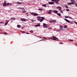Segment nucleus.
Segmentation results:
<instances>
[{
  "instance_id": "30",
  "label": "nucleus",
  "mask_w": 77,
  "mask_h": 77,
  "mask_svg": "<svg viewBox=\"0 0 77 77\" xmlns=\"http://www.w3.org/2000/svg\"><path fill=\"white\" fill-rule=\"evenodd\" d=\"M51 1L52 2H56V0H51Z\"/></svg>"
},
{
  "instance_id": "15",
  "label": "nucleus",
  "mask_w": 77,
  "mask_h": 77,
  "mask_svg": "<svg viewBox=\"0 0 77 77\" xmlns=\"http://www.w3.org/2000/svg\"><path fill=\"white\" fill-rule=\"evenodd\" d=\"M6 5H11V3H8L6 4Z\"/></svg>"
},
{
  "instance_id": "34",
  "label": "nucleus",
  "mask_w": 77,
  "mask_h": 77,
  "mask_svg": "<svg viewBox=\"0 0 77 77\" xmlns=\"http://www.w3.org/2000/svg\"><path fill=\"white\" fill-rule=\"evenodd\" d=\"M60 8H61V7H57V9H60Z\"/></svg>"
},
{
  "instance_id": "55",
  "label": "nucleus",
  "mask_w": 77,
  "mask_h": 77,
  "mask_svg": "<svg viewBox=\"0 0 77 77\" xmlns=\"http://www.w3.org/2000/svg\"><path fill=\"white\" fill-rule=\"evenodd\" d=\"M38 18H41V17H38Z\"/></svg>"
},
{
  "instance_id": "24",
  "label": "nucleus",
  "mask_w": 77,
  "mask_h": 77,
  "mask_svg": "<svg viewBox=\"0 0 77 77\" xmlns=\"http://www.w3.org/2000/svg\"><path fill=\"white\" fill-rule=\"evenodd\" d=\"M48 14H51V12L50 11H48Z\"/></svg>"
},
{
  "instance_id": "4",
  "label": "nucleus",
  "mask_w": 77,
  "mask_h": 77,
  "mask_svg": "<svg viewBox=\"0 0 77 77\" xmlns=\"http://www.w3.org/2000/svg\"><path fill=\"white\" fill-rule=\"evenodd\" d=\"M52 38H50V39H52ZM53 40H54V41H59V39H56V38H52Z\"/></svg>"
},
{
  "instance_id": "26",
  "label": "nucleus",
  "mask_w": 77,
  "mask_h": 77,
  "mask_svg": "<svg viewBox=\"0 0 77 77\" xmlns=\"http://www.w3.org/2000/svg\"><path fill=\"white\" fill-rule=\"evenodd\" d=\"M69 17L68 16H66L65 17L66 18H68Z\"/></svg>"
},
{
  "instance_id": "33",
  "label": "nucleus",
  "mask_w": 77,
  "mask_h": 77,
  "mask_svg": "<svg viewBox=\"0 0 77 77\" xmlns=\"http://www.w3.org/2000/svg\"><path fill=\"white\" fill-rule=\"evenodd\" d=\"M32 22H35V20H33L32 19Z\"/></svg>"
},
{
  "instance_id": "19",
  "label": "nucleus",
  "mask_w": 77,
  "mask_h": 77,
  "mask_svg": "<svg viewBox=\"0 0 77 77\" xmlns=\"http://www.w3.org/2000/svg\"><path fill=\"white\" fill-rule=\"evenodd\" d=\"M42 6H44V7H46V6H47V5H42Z\"/></svg>"
},
{
  "instance_id": "16",
  "label": "nucleus",
  "mask_w": 77,
  "mask_h": 77,
  "mask_svg": "<svg viewBox=\"0 0 77 77\" xmlns=\"http://www.w3.org/2000/svg\"><path fill=\"white\" fill-rule=\"evenodd\" d=\"M38 10H39V11H43V10H44V9L42 8H39L38 9Z\"/></svg>"
},
{
  "instance_id": "27",
  "label": "nucleus",
  "mask_w": 77,
  "mask_h": 77,
  "mask_svg": "<svg viewBox=\"0 0 77 77\" xmlns=\"http://www.w3.org/2000/svg\"><path fill=\"white\" fill-rule=\"evenodd\" d=\"M57 32H60V30H59V29H57L56 30Z\"/></svg>"
},
{
  "instance_id": "9",
  "label": "nucleus",
  "mask_w": 77,
  "mask_h": 77,
  "mask_svg": "<svg viewBox=\"0 0 77 77\" xmlns=\"http://www.w3.org/2000/svg\"><path fill=\"white\" fill-rule=\"evenodd\" d=\"M43 27H45V26H47V25L45 23H43Z\"/></svg>"
},
{
  "instance_id": "47",
  "label": "nucleus",
  "mask_w": 77,
  "mask_h": 77,
  "mask_svg": "<svg viewBox=\"0 0 77 77\" xmlns=\"http://www.w3.org/2000/svg\"><path fill=\"white\" fill-rule=\"evenodd\" d=\"M68 18H70V19H72V18H71V17H69Z\"/></svg>"
},
{
  "instance_id": "56",
  "label": "nucleus",
  "mask_w": 77,
  "mask_h": 77,
  "mask_svg": "<svg viewBox=\"0 0 77 77\" xmlns=\"http://www.w3.org/2000/svg\"><path fill=\"white\" fill-rule=\"evenodd\" d=\"M37 20L39 21L40 20V19H37Z\"/></svg>"
},
{
  "instance_id": "31",
  "label": "nucleus",
  "mask_w": 77,
  "mask_h": 77,
  "mask_svg": "<svg viewBox=\"0 0 77 77\" xmlns=\"http://www.w3.org/2000/svg\"><path fill=\"white\" fill-rule=\"evenodd\" d=\"M6 4H4L3 5V6H6Z\"/></svg>"
},
{
  "instance_id": "50",
  "label": "nucleus",
  "mask_w": 77,
  "mask_h": 77,
  "mask_svg": "<svg viewBox=\"0 0 77 77\" xmlns=\"http://www.w3.org/2000/svg\"><path fill=\"white\" fill-rule=\"evenodd\" d=\"M49 29H50L51 30L52 29V28H49Z\"/></svg>"
},
{
  "instance_id": "64",
  "label": "nucleus",
  "mask_w": 77,
  "mask_h": 77,
  "mask_svg": "<svg viewBox=\"0 0 77 77\" xmlns=\"http://www.w3.org/2000/svg\"><path fill=\"white\" fill-rule=\"evenodd\" d=\"M46 0V1H48V0Z\"/></svg>"
},
{
  "instance_id": "10",
  "label": "nucleus",
  "mask_w": 77,
  "mask_h": 77,
  "mask_svg": "<svg viewBox=\"0 0 77 77\" xmlns=\"http://www.w3.org/2000/svg\"><path fill=\"white\" fill-rule=\"evenodd\" d=\"M22 3H23V2H18L16 3L17 4H19V5H21Z\"/></svg>"
},
{
  "instance_id": "49",
  "label": "nucleus",
  "mask_w": 77,
  "mask_h": 77,
  "mask_svg": "<svg viewBox=\"0 0 77 77\" xmlns=\"http://www.w3.org/2000/svg\"><path fill=\"white\" fill-rule=\"evenodd\" d=\"M49 11L50 12H53L54 11H53L52 10H49Z\"/></svg>"
},
{
  "instance_id": "46",
  "label": "nucleus",
  "mask_w": 77,
  "mask_h": 77,
  "mask_svg": "<svg viewBox=\"0 0 77 77\" xmlns=\"http://www.w3.org/2000/svg\"><path fill=\"white\" fill-rule=\"evenodd\" d=\"M69 41H73V40H70L69 39Z\"/></svg>"
},
{
  "instance_id": "25",
  "label": "nucleus",
  "mask_w": 77,
  "mask_h": 77,
  "mask_svg": "<svg viewBox=\"0 0 77 77\" xmlns=\"http://www.w3.org/2000/svg\"><path fill=\"white\" fill-rule=\"evenodd\" d=\"M6 23H8V22H9L8 20H5Z\"/></svg>"
},
{
  "instance_id": "54",
  "label": "nucleus",
  "mask_w": 77,
  "mask_h": 77,
  "mask_svg": "<svg viewBox=\"0 0 77 77\" xmlns=\"http://www.w3.org/2000/svg\"><path fill=\"white\" fill-rule=\"evenodd\" d=\"M75 0H73V2H74V3H75V1H74Z\"/></svg>"
},
{
  "instance_id": "36",
  "label": "nucleus",
  "mask_w": 77,
  "mask_h": 77,
  "mask_svg": "<svg viewBox=\"0 0 77 77\" xmlns=\"http://www.w3.org/2000/svg\"><path fill=\"white\" fill-rule=\"evenodd\" d=\"M23 13H26V11H23Z\"/></svg>"
},
{
  "instance_id": "14",
  "label": "nucleus",
  "mask_w": 77,
  "mask_h": 77,
  "mask_svg": "<svg viewBox=\"0 0 77 77\" xmlns=\"http://www.w3.org/2000/svg\"><path fill=\"white\" fill-rule=\"evenodd\" d=\"M57 15H58V16H60V17L61 16V14H60V13H57Z\"/></svg>"
},
{
  "instance_id": "61",
  "label": "nucleus",
  "mask_w": 77,
  "mask_h": 77,
  "mask_svg": "<svg viewBox=\"0 0 77 77\" xmlns=\"http://www.w3.org/2000/svg\"><path fill=\"white\" fill-rule=\"evenodd\" d=\"M19 9H22V8H19Z\"/></svg>"
},
{
  "instance_id": "18",
  "label": "nucleus",
  "mask_w": 77,
  "mask_h": 77,
  "mask_svg": "<svg viewBox=\"0 0 77 77\" xmlns=\"http://www.w3.org/2000/svg\"><path fill=\"white\" fill-rule=\"evenodd\" d=\"M17 26V27H18V28H20V25H18Z\"/></svg>"
},
{
  "instance_id": "57",
  "label": "nucleus",
  "mask_w": 77,
  "mask_h": 77,
  "mask_svg": "<svg viewBox=\"0 0 77 77\" xmlns=\"http://www.w3.org/2000/svg\"><path fill=\"white\" fill-rule=\"evenodd\" d=\"M26 34H29V33H28V32H26Z\"/></svg>"
},
{
  "instance_id": "23",
  "label": "nucleus",
  "mask_w": 77,
  "mask_h": 77,
  "mask_svg": "<svg viewBox=\"0 0 77 77\" xmlns=\"http://www.w3.org/2000/svg\"><path fill=\"white\" fill-rule=\"evenodd\" d=\"M59 44H63V43L62 42H59Z\"/></svg>"
},
{
  "instance_id": "6",
  "label": "nucleus",
  "mask_w": 77,
  "mask_h": 77,
  "mask_svg": "<svg viewBox=\"0 0 77 77\" xmlns=\"http://www.w3.org/2000/svg\"><path fill=\"white\" fill-rule=\"evenodd\" d=\"M58 2H59V0H56L55 1V3H56V4H59V3H58Z\"/></svg>"
},
{
  "instance_id": "2",
  "label": "nucleus",
  "mask_w": 77,
  "mask_h": 77,
  "mask_svg": "<svg viewBox=\"0 0 77 77\" xmlns=\"http://www.w3.org/2000/svg\"><path fill=\"white\" fill-rule=\"evenodd\" d=\"M20 20L21 21H26V20L24 18H20Z\"/></svg>"
},
{
  "instance_id": "38",
  "label": "nucleus",
  "mask_w": 77,
  "mask_h": 77,
  "mask_svg": "<svg viewBox=\"0 0 77 77\" xmlns=\"http://www.w3.org/2000/svg\"><path fill=\"white\" fill-rule=\"evenodd\" d=\"M60 12H61V13H62V14H63V11H61Z\"/></svg>"
},
{
  "instance_id": "40",
  "label": "nucleus",
  "mask_w": 77,
  "mask_h": 77,
  "mask_svg": "<svg viewBox=\"0 0 77 77\" xmlns=\"http://www.w3.org/2000/svg\"><path fill=\"white\" fill-rule=\"evenodd\" d=\"M3 23H4L3 22H0V24H3Z\"/></svg>"
},
{
  "instance_id": "1",
  "label": "nucleus",
  "mask_w": 77,
  "mask_h": 77,
  "mask_svg": "<svg viewBox=\"0 0 77 77\" xmlns=\"http://www.w3.org/2000/svg\"><path fill=\"white\" fill-rule=\"evenodd\" d=\"M64 20L66 22H67V23H70V24H71V21L69 20L66 19H64Z\"/></svg>"
},
{
  "instance_id": "37",
  "label": "nucleus",
  "mask_w": 77,
  "mask_h": 77,
  "mask_svg": "<svg viewBox=\"0 0 77 77\" xmlns=\"http://www.w3.org/2000/svg\"><path fill=\"white\" fill-rule=\"evenodd\" d=\"M75 6H76V7H77V3H75Z\"/></svg>"
},
{
  "instance_id": "13",
  "label": "nucleus",
  "mask_w": 77,
  "mask_h": 77,
  "mask_svg": "<svg viewBox=\"0 0 77 77\" xmlns=\"http://www.w3.org/2000/svg\"><path fill=\"white\" fill-rule=\"evenodd\" d=\"M11 20H15V18L12 17L11 18Z\"/></svg>"
},
{
  "instance_id": "45",
  "label": "nucleus",
  "mask_w": 77,
  "mask_h": 77,
  "mask_svg": "<svg viewBox=\"0 0 77 77\" xmlns=\"http://www.w3.org/2000/svg\"><path fill=\"white\" fill-rule=\"evenodd\" d=\"M26 14H27V16H29V14H28V13H26Z\"/></svg>"
},
{
  "instance_id": "39",
  "label": "nucleus",
  "mask_w": 77,
  "mask_h": 77,
  "mask_svg": "<svg viewBox=\"0 0 77 77\" xmlns=\"http://www.w3.org/2000/svg\"><path fill=\"white\" fill-rule=\"evenodd\" d=\"M30 32H31V33H33V31H30Z\"/></svg>"
},
{
  "instance_id": "44",
  "label": "nucleus",
  "mask_w": 77,
  "mask_h": 77,
  "mask_svg": "<svg viewBox=\"0 0 77 77\" xmlns=\"http://www.w3.org/2000/svg\"><path fill=\"white\" fill-rule=\"evenodd\" d=\"M66 11H69V9H66Z\"/></svg>"
},
{
  "instance_id": "48",
  "label": "nucleus",
  "mask_w": 77,
  "mask_h": 77,
  "mask_svg": "<svg viewBox=\"0 0 77 77\" xmlns=\"http://www.w3.org/2000/svg\"><path fill=\"white\" fill-rule=\"evenodd\" d=\"M62 10V9L61 8H60V9H59V11H61Z\"/></svg>"
},
{
  "instance_id": "7",
  "label": "nucleus",
  "mask_w": 77,
  "mask_h": 77,
  "mask_svg": "<svg viewBox=\"0 0 77 77\" xmlns=\"http://www.w3.org/2000/svg\"><path fill=\"white\" fill-rule=\"evenodd\" d=\"M53 12H54V13H55V14H57V12H58V11H57V10H55V11H54Z\"/></svg>"
},
{
  "instance_id": "8",
  "label": "nucleus",
  "mask_w": 77,
  "mask_h": 77,
  "mask_svg": "<svg viewBox=\"0 0 77 77\" xmlns=\"http://www.w3.org/2000/svg\"><path fill=\"white\" fill-rule=\"evenodd\" d=\"M35 27H38L39 26H40V24H39V23L37 25H35Z\"/></svg>"
},
{
  "instance_id": "5",
  "label": "nucleus",
  "mask_w": 77,
  "mask_h": 77,
  "mask_svg": "<svg viewBox=\"0 0 77 77\" xmlns=\"http://www.w3.org/2000/svg\"><path fill=\"white\" fill-rule=\"evenodd\" d=\"M54 2H49V4L50 5H53V4H54Z\"/></svg>"
},
{
  "instance_id": "43",
  "label": "nucleus",
  "mask_w": 77,
  "mask_h": 77,
  "mask_svg": "<svg viewBox=\"0 0 77 77\" xmlns=\"http://www.w3.org/2000/svg\"><path fill=\"white\" fill-rule=\"evenodd\" d=\"M65 7L66 8H68V6L66 5L65 6Z\"/></svg>"
},
{
  "instance_id": "41",
  "label": "nucleus",
  "mask_w": 77,
  "mask_h": 77,
  "mask_svg": "<svg viewBox=\"0 0 77 77\" xmlns=\"http://www.w3.org/2000/svg\"><path fill=\"white\" fill-rule=\"evenodd\" d=\"M31 14H32V15H34V14L33 13H32Z\"/></svg>"
},
{
  "instance_id": "22",
  "label": "nucleus",
  "mask_w": 77,
  "mask_h": 77,
  "mask_svg": "<svg viewBox=\"0 0 77 77\" xmlns=\"http://www.w3.org/2000/svg\"><path fill=\"white\" fill-rule=\"evenodd\" d=\"M60 29H63V26H61L60 27Z\"/></svg>"
},
{
  "instance_id": "12",
  "label": "nucleus",
  "mask_w": 77,
  "mask_h": 77,
  "mask_svg": "<svg viewBox=\"0 0 77 77\" xmlns=\"http://www.w3.org/2000/svg\"><path fill=\"white\" fill-rule=\"evenodd\" d=\"M44 20V19H40V20H39L40 22H42V21H43V20Z\"/></svg>"
},
{
  "instance_id": "17",
  "label": "nucleus",
  "mask_w": 77,
  "mask_h": 77,
  "mask_svg": "<svg viewBox=\"0 0 77 77\" xmlns=\"http://www.w3.org/2000/svg\"><path fill=\"white\" fill-rule=\"evenodd\" d=\"M64 27V28H67V27H68V26L66 25H65Z\"/></svg>"
},
{
  "instance_id": "28",
  "label": "nucleus",
  "mask_w": 77,
  "mask_h": 77,
  "mask_svg": "<svg viewBox=\"0 0 77 77\" xmlns=\"http://www.w3.org/2000/svg\"><path fill=\"white\" fill-rule=\"evenodd\" d=\"M49 22L51 23H53V20L49 21Z\"/></svg>"
},
{
  "instance_id": "52",
  "label": "nucleus",
  "mask_w": 77,
  "mask_h": 77,
  "mask_svg": "<svg viewBox=\"0 0 77 77\" xmlns=\"http://www.w3.org/2000/svg\"><path fill=\"white\" fill-rule=\"evenodd\" d=\"M3 33L4 34H7V33L6 32Z\"/></svg>"
},
{
  "instance_id": "20",
  "label": "nucleus",
  "mask_w": 77,
  "mask_h": 77,
  "mask_svg": "<svg viewBox=\"0 0 77 77\" xmlns=\"http://www.w3.org/2000/svg\"><path fill=\"white\" fill-rule=\"evenodd\" d=\"M53 38L54 39H58V38H56L54 36V37H53Z\"/></svg>"
},
{
  "instance_id": "62",
  "label": "nucleus",
  "mask_w": 77,
  "mask_h": 77,
  "mask_svg": "<svg viewBox=\"0 0 77 77\" xmlns=\"http://www.w3.org/2000/svg\"><path fill=\"white\" fill-rule=\"evenodd\" d=\"M71 23V24H72V22Z\"/></svg>"
},
{
  "instance_id": "11",
  "label": "nucleus",
  "mask_w": 77,
  "mask_h": 77,
  "mask_svg": "<svg viewBox=\"0 0 77 77\" xmlns=\"http://www.w3.org/2000/svg\"><path fill=\"white\" fill-rule=\"evenodd\" d=\"M38 14H37V13H34V16H38Z\"/></svg>"
},
{
  "instance_id": "59",
  "label": "nucleus",
  "mask_w": 77,
  "mask_h": 77,
  "mask_svg": "<svg viewBox=\"0 0 77 77\" xmlns=\"http://www.w3.org/2000/svg\"><path fill=\"white\" fill-rule=\"evenodd\" d=\"M43 38H44L47 39V38H45V37H43Z\"/></svg>"
},
{
  "instance_id": "29",
  "label": "nucleus",
  "mask_w": 77,
  "mask_h": 77,
  "mask_svg": "<svg viewBox=\"0 0 77 77\" xmlns=\"http://www.w3.org/2000/svg\"><path fill=\"white\" fill-rule=\"evenodd\" d=\"M26 10L25 9H24V8H22V11H25Z\"/></svg>"
},
{
  "instance_id": "60",
  "label": "nucleus",
  "mask_w": 77,
  "mask_h": 77,
  "mask_svg": "<svg viewBox=\"0 0 77 77\" xmlns=\"http://www.w3.org/2000/svg\"><path fill=\"white\" fill-rule=\"evenodd\" d=\"M74 22L75 23H77V22Z\"/></svg>"
},
{
  "instance_id": "21",
  "label": "nucleus",
  "mask_w": 77,
  "mask_h": 77,
  "mask_svg": "<svg viewBox=\"0 0 77 77\" xmlns=\"http://www.w3.org/2000/svg\"><path fill=\"white\" fill-rule=\"evenodd\" d=\"M53 23H55L56 21V20H52Z\"/></svg>"
},
{
  "instance_id": "51",
  "label": "nucleus",
  "mask_w": 77,
  "mask_h": 77,
  "mask_svg": "<svg viewBox=\"0 0 77 77\" xmlns=\"http://www.w3.org/2000/svg\"><path fill=\"white\" fill-rule=\"evenodd\" d=\"M70 1L71 2H73V0H71Z\"/></svg>"
},
{
  "instance_id": "63",
  "label": "nucleus",
  "mask_w": 77,
  "mask_h": 77,
  "mask_svg": "<svg viewBox=\"0 0 77 77\" xmlns=\"http://www.w3.org/2000/svg\"><path fill=\"white\" fill-rule=\"evenodd\" d=\"M0 30H1V29H0Z\"/></svg>"
},
{
  "instance_id": "32",
  "label": "nucleus",
  "mask_w": 77,
  "mask_h": 77,
  "mask_svg": "<svg viewBox=\"0 0 77 77\" xmlns=\"http://www.w3.org/2000/svg\"><path fill=\"white\" fill-rule=\"evenodd\" d=\"M41 18H42V19H45V17H41Z\"/></svg>"
},
{
  "instance_id": "35",
  "label": "nucleus",
  "mask_w": 77,
  "mask_h": 77,
  "mask_svg": "<svg viewBox=\"0 0 77 77\" xmlns=\"http://www.w3.org/2000/svg\"><path fill=\"white\" fill-rule=\"evenodd\" d=\"M6 1H4V4H5V5H6V4H7V3H6Z\"/></svg>"
},
{
  "instance_id": "53",
  "label": "nucleus",
  "mask_w": 77,
  "mask_h": 77,
  "mask_svg": "<svg viewBox=\"0 0 77 77\" xmlns=\"http://www.w3.org/2000/svg\"><path fill=\"white\" fill-rule=\"evenodd\" d=\"M22 33H25V32H23V31H22Z\"/></svg>"
},
{
  "instance_id": "42",
  "label": "nucleus",
  "mask_w": 77,
  "mask_h": 77,
  "mask_svg": "<svg viewBox=\"0 0 77 77\" xmlns=\"http://www.w3.org/2000/svg\"><path fill=\"white\" fill-rule=\"evenodd\" d=\"M7 24H8V23H5V26H6V25H7Z\"/></svg>"
},
{
  "instance_id": "3",
  "label": "nucleus",
  "mask_w": 77,
  "mask_h": 77,
  "mask_svg": "<svg viewBox=\"0 0 77 77\" xmlns=\"http://www.w3.org/2000/svg\"><path fill=\"white\" fill-rule=\"evenodd\" d=\"M74 3V2H72L71 3H68V4L69 5H70L72 4V5H75L74 4H73Z\"/></svg>"
},
{
  "instance_id": "58",
  "label": "nucleus",
  "mask_w": 77,
  "mask_h": 77,
  "mask_svg": "<svg viewBox=\"0 0 77 77\" xmlns=\"http://www.w3.org/2000/svg\"><path fill=\"white\" fill-rule=\"evenodd\" d=\"M45 28H48V27L47 26H45Z\"/></svg>"
}]
</instances>
